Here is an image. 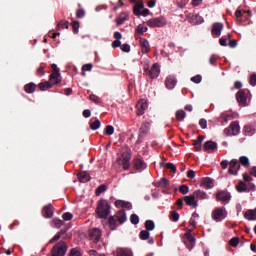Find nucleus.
<instances>
[{
    "label": "nucleus",
    "instance_id": "f257e3e1",
    "mask_svg": "<svg viewBox=\"0 0 256 256\" xmlns=\"http://www.w3.org/2000/svg\"><path fill=\"white\" fill-rule=\"evenodd\" d=\"M111 206L107 200H100L97 206V214L100 219H106L109 216Z\"/></svg>",
    "mask_w": 256,
    "mask_h": 256
},
{
    "label": "nucleus",
    "instance_id": "f03ea898",
    "mask_svg": "<svg viewBox=\"0 0 256 256\" xmlns=\"http://www.w3.org/2000/svg\"><path fill=\"white\" fill-rule=\"evenodd\" d=\"M67 253V244L63 241L58 242L52 248V256H65Z\"/></svg>",
    "mask_w": 256,
    "mask_h": 256
},
{
    "label": "nucleus",
    "instance_id": "7ed1b4c3",
    "mask_svg": "<svg viewBox=\"0 0 256 256\" xmlns=\"http://www.w3.org/2000/svg\"><path fill=\"white\" fill-rule=\"evenodd\" d=\"M241 131V126L239 122H232L228 128L224 130V133L227 137H232L233 135H239Z\"/></svg>",
    "mask_w": 256,
    "mask_h": 256
},
{
    "label": "nucleus",
    "instance_id": "20e7f679",
    "mask_svg": "<svg viewBox=\"0 0 256 256\" xmlns=\"http://www.w3.org/2000/svg\"><path fill=\"white\" fill-rule=\"evenodd\" d=\"M131 154L129 153H123L118 159L117 162L119 165L123 167L125 171L131 167Z\"/></svg>",
    "mask_w": 256,
    "mask_h": 256
},
{
    "label": "nucleus",
    "instance_id": "39448f33",
    "mask_svg": "<svg viewBox=\"0 0 256 256\" xmlns=\"http://www.w3.org/2000/svg\"><path fill=\"white\" fill-rule=\"evenodd\" d=\"M227 217V210L225 208H216L212 211V219L219 223V221H223Z\"/></svg>",
    "mask_w": 256,
    "mask_h": 256
},
{
    "label": "nucleus",
    "instance_id": "423d86ee",
    "mask_svg": "<svg viewBox=\"0 0 256 256\" xmlns=\"http://www.w3.org/2000/svg\"><path fill=\"white\" fill-rule=\"evenodd\" d=\"M148 27H165L167 25V19L165 17L152 18L147 21Z\"/></svg>",
    "mask_w": 256,
    "mask_h": 256
},
{
    "label": "nucleus",
    "instance_id": "0eeeda50",
    "mask_svg": "<svg viewBox=\"0 0 256 256\" xmlns=\"http://www.w3.org/2000/svg\"><path fill=\"white\" fill-rule=\"evenodd\" d=\"M101 235V229L99 228H93L89 231V239L90 241H93V243H99Z\"/></svg>",
    "mask_w": 256,
    "mask_h": 256
},
{
    "label": "nucleus",
    "instance_id": "6e6552de",
    "mask_svg": "<svg viewBox=\"0 0 256 256\" xmlns=\"http://www.w3.org/2000/svg\"><path fill=\"white\" fill-rule=\"evenodd\" d=\"M133 167L137 171H143V169H147V164L141 156H136L133 160Z\"/></svg>",
    "mask_w": 256,
    "mask_h": 256
},
{
    "label": "nucleus",
    "instance_id": "1a4fd4ad",
    "mask_svg": "<svg viewBox=\"0 0 256 256\" xmlns=\"http://www.w3.org/2000/svg\"><path fill=\"white\" fill-rule=\"evenodd\" d=\"M191 231L192 230H190L185 234V240H184V243L186 247L189 249V251H191V249L195 247V236H193Z\"/></svg>",
    "mask_w": 256,
    "mask_h": 256
},
{
    "label": "nucleus",
    "instance_id": "9d476101",
    "mask_svg": "<svg viewBox=\"0 0 256 256\" xmlns=\"http://www.w3.org/2000/svg\"><path fill=\"white\" fill-rule=\"evenodd\" d=\"M184 203L188 207H194V209H197V207H199V202L195 198L194 194L184 196Z\"/></svg>",
    "mask_w": 256,
    "mask_h": 256
},
{
    "label": "nucleus",
    "instance_id": "9b49d317",
    "mask_svg": "<svg viewBox=\"0 0 256 256\" xmlns=\"http://www.w3.org/2000/svg\"><path fill=\"white\" fill-rule=\"evenodd\" d=\"M149 107V104L147 103V100H140L137 105H136V109H137V115L141 116V115H145V111H147V108Z\"/></svg>",
    "mask_w": 256,
    "mask_h": 256
},
{
    "label": "nucleus",
    "instance_id": "f8f14e48",
    "mask_svg": "<svg viewBox=\"0 0 256 256\" xmlns=\"http://www.w3.org/2000/svg\"><path fill=\"white\" fill-rule=\"evenodd\" d=\"M54 211H55V209L53 208V205L48 204L43 207L42 215H43V217H45V219H51V217H53Z\"/></svg>",
    "mask_w": 256,
    "mask_h": 256
},
{
    "label": "nucleus",
    "instance_id": "ddd939ff",
    "mask_svg": "<svg viewBox=\"0 0 256 256\" xmlns=\"http://www.w3.org/2000/svg\"><path fill=\"white\" fill-rule=\"evenodd\" d=\"M240 168L241 165H239V161L234 159L230 162L228 173H230V175H237Z\"/></svg>",
    "mask_w": 256,
    "mask_h": 256
},
{
    "label": "nucleus",
    "instance_id": "4468645a",
    "mask_svg": "<svg viewBox=\"0 0 256 256\" xmlns=\"http://www.w3.org/2000/svg\"><path fill=\"white\" fill-rule=\"evenodd\" d=\"M203 149L208 153H213L217 151V143L214 141H207L204 143Z\"/></svg>",
    "mask_w": 256,
    "mask_h": 256
},
{
    "label": "nucleus",
    "instance_id": "2eb2a0df",
    "mask_svg": "<svg viewBox=\"0 0 256 256\" xmlns=\"http://www.w3.org/2000/svg\"><path fill=\"white\" fill-rule=\"evenodd\" d=\"M244 219L247 221H256V208L255 209H248L244 212Z\"/></svg>",
    "mask_w": 256,
    "mask_h": 256
},
{
    "label": "nucleus",
    "instance_id": "dca6fc26",
    "mask_svg": "<svg viewBox=\"0 0 256 256\" xmlns=\"http://www.w3.org/2000/svg\"><path fill=\"white\" fill-rule=\"evenodd\" d=\"M236 99L238 101V103L240 105H247V96L245 95V91L240 90L237 94H236Z\"/></svg>",
    "mask_w": 256,
    "mask_h": 256
},
{
    "label": "nucleus",
    "instance_id": "f3484780",
    "mask_svg": "<svg viewBox=\"0 0 256 256\" xmlns=\"http://www.w3.org/2000/svg\"><path fill=\"white\" fill-rule=\"evenodd\" d=\"M165 85L167 89H175V85H177V80L175 79V76H168L166 78Z\"/></svg>",
    "mask_w": 256,
    "mask_h": 256
},
{
    "label": "nucleus",
    "instance_id": "a211bd4d",
    "mask_svg": "<svg viewBox=\"0 0 256 256\" xmlns=\"http://www.w3.org/2000/svg\"><path fill=\"white\" fill-rule=\"evenodd\" d=\"M129 20V13L127 12H122L120 13L117 18H116V23L117 25H123L126 21Z\"/></svg>",
    "mask_w": 256,
    "mask_h": 256
},
{
    "label": "nucleus",
    "instance_id": "6ab92c4d",
    "mask_svg": "<svg viewBox=\"0 0 256 256\" xmlns=\"http://www.w3.org/2000/svg\"><path fill=\"white\" fill-rule=\"evenodd\" d=\"M161 73V69L159 68V65L154 64L150 70V77L151 79H157Z\"/></svg>",
    "mask_w": 256,
    "mask_h": 256
},
{
    "label": "nucleus",
    "instance_id": "aec40b11",
    "mask_svg": "<svg viewBox=\"0 0 256 256\" xmlns=\"http://www.w3.org/2000/svg\"><path fill=\"white\" fill-rule=\"evenodd\" d=\"M49 82L51 85H59L61 83V74L52 73L49 77Z\"/></svg>",
    "mask_w": 256,
    "mask_h": 256
},
{
    "label": "nucleus",
    "instance_id": "412c9836",
    "mask_svg": "<svg viewBox=\"0 0 256 256\" xmlns=\"http://www.w3.org/2000/svg\"><path fill=\"white\" fill-rule=\"evenodd\" d=\"M223 31V24L221 23H215L212 27V34H214L216 37H219L221 35V32Z\"/></svg>",
    "mask_w": 256,
    "mask_h": 256
},
{
    "label": "nucleus",
    "instance_id": "4be33fe9",
    "mask_svg": "<svg viewBox=\"0 0 256 256\" xmlns=\"http://www.w3.org/2000/svg\"><path fill=\"white\" fill-rule=\"evenodd\" d=\"M115 207L118 209H131V203L123 200H117L115 202Z\"/></svg>",
    "mask_w": 256,
    "mask_h": 256
},
{
    "label": "nucleus",
    "instance_id": "5701e85b",
    "mask_svg": "<svg viewBox=\"0 0 256 256\" xmlns=\"http://www.w3.org/2000/svg\"><path fill=\"white\" fill-rule=\"evenodd\" d=\"M140 47L142 53H149V49H151V46L149 45V41L146 39H140Z\"/></svg>",
    "mask_w": 256,
    "mask_h": 256
},
{
    "label": "nucleus",
    "instance_id": "b1692460",
    "mask_svg": "<svg viewBox=\"0 0 256 256\" xmlns=\"http://www.w3.org/2000/svg\"><path fill=\"white\" fill-rule=\"evenodd\" d=\"M214 183L211 178H203L201 180V187H205V189H213Z\"/></svg>",
    "mask_w": 256,
    "mask_h": 256
},
{
    "label": "nucleus",
    "instance_id": "393cba45",
    "mask_svg": "<svg viewBox=\"0 0 256 256\" xmlns=\"http://www.w3.org/2000/svg\"><path fill=\"white\" fill-rule=\"evenodd\" d=\"M78 181H80V183H87L91 181V176L87 172H80L78 174Z\"/></svg>",
    "mask_w": 256,
    "mask_h": 256
},
{
    "label": "nucleus",
    "instance_id": "a878e982",
    "mask_svg": "<svg viewBox=\"0 0 256 256\" xmlns=\"http://www.w3.org/2000/svg\"><path fill=\"white\" fill-rule=\"evenodd\" d=\"M217 199L218 201L229 202V200L231 199V194H229L228 192H220L217 194Z\"/></svg>",
    "mask_w": 256,
    "mask_h": 256
},
{
    "label": "nucleus",
    "instance_id": "bb28decb",
    "mask_svg": "<svg viewBox=\"0 0 256 256\" xmlns=\"http://www.w3.org/2000/svg\"><path fill=\"white\" fill-rule=\"evenodd\" d=\"M117 256H133V252L128 248L117 249Z\"/></svg>",
    "mask_w": 256,
    "mask_h": 256
},
{
    "label": "nucleus",
    "instance_id": "cd10ccee",
    "mask_svg": "<svg viewBox=\"0 0 256 256\" xmlns=\"http://www.w3.org/2000/svg\"><path fill=\"white\" fill-rule=\"evenodd\" d=\"M116 219L122 225V223L127 221V214H125V211L121 210L116 214Z\"/></svg>",
    "mask_w": 256,
    "mask_h": 256
},
{
    "label": "nucleus",
    "instance_id": "c85d7f7f",
    "mask_svg": "<svg viewBox=\"0 0 256 256\" xmlns=\"http://www.w3.org/2000/svg\"><path fill=\"white\" fill-rule=\"evenodd\" d=\"M193 195H194L195 199H199L200 201L207 199V193H205L201 190L194 191Z\"/></svg>",
    "mask_w": 256,
    "mask_h": 256
},
{
    "label": "nucleus",
    "instance_id": "c756f323",
    "mask_svg": "<svg viewBox=\"0 0 256 256\" xmlns=\"http://www.w3.org/2000/svg\"><path fill=\"white\" fill-rule=\"evenodd\" d=\"M35 89H37V85H35V83L31 82V83H28L24 86V91L26 93H35Z\"/></svg>",
    "mask_w": 256,
    "mask_h": 256
},
{
    "label": "nucleus",
    "instance_id": "7c9ffc66",
    "mask_svg": "<svg viewBox=\"0 0 256 256\" xmlns=\"http://www.w3.org/2000/svg\"><path fill=\"white\" fill-rule=\"evenodd\" d=\"M244 135H247L248 137L255 135V127H253L252 125H246L244 127Z\"/></svg>",
    "mask_w": 256,
    "mask_h": 256
},
{
    "label": "nucleus",
    "instance_id": "2f4dec72",
    "mask_svg": "<svg viewBox=\"0 0 256 256\" xmlns=\"http://www.w3.org/2000/svg\"><path fill=\"white\" fill-rule=\"evenodd\" d=\"M203 136H199L195 141H194V148L196 151H201V147L203 145Z\"/></svg>",
    "mask_w": 256,
    "mask_h": 256
},
{
    "label": "nucleus",
    "instance_id": "473e14b6",
    "mask_svg": "<svg viewBox=\"0 0 256 256\" xmlns=\"http://www.w3.org/2000/svg\"><path fill=\"white\" fill-rule=\"evenodd\" d=\"M40 91H47V89H51V87H53V85L51 84L50 81L48 82H42L38 85Z\"/></svg>",
    "mask_w": 256,
    "mask_h": 256
},
{
    "label": "nucleus",
    "instance_id": "72a5a7b5",
    "mask_svg": "<svg viewBox=\"0 0 256 256\" xmlns=\"http://www.w3.org/2000/svg\"><path fill=\"white\" fill-rule=\"evenodd\" d=\"M243 179L245 181V184L249 183L248 187L250 189H253L255 187V184H251V181H253V178L249 176L248 174H243Z\"/></svg>",
    "mask_w": 256,
    "mask_h": 256
},
{
    "label": "nucleus",
    "instance_id": "f704fd0d",
    "mask_svg": "<svg viewBox=\"0 0 256 256\" xmlns=\"http://www.w3.org/2000/svg\"><path fill=\"white\" fill-rule=\"evenodd\" d=\"M143 7H145V5H143V3H137L135 6H134V15H141V9H143Z\"/></svg>",
    "mask_w": 256,
    "mask_h": 256
},
{
    "label": "nucleus",
    "instance_id": "c9c22d12",
    "mask_svg": "<svg viewBox=\"0 0 256 256\" xmlns=\"http://www.w3.org/2000/svg\"><path fill=\"white\" fill-rule=\"evenodd\" d=\"M143 33H147V26L140 24L136 28V34L143 35Z\"/></svg>",
    "mask_w": 256,
    "mask_h": 256
},
{
    "label": "nucleus",
    "instance_id": "e433bc0d",
    "mask_svg": "<svg viewBox=\"0 0 256 256\" xmlns=\"http://www.w3.org/2000/svg\"><path fill=\"white\" fill-rule=\"evenodd\" d=\"M150 235H151V234L149 233V230H142V231L140 232L139 237H140V239H141L142 241H147V239H149Z\"/></svg>",
    "mask_w": 256,
    "mask_h": 256
},
{
    "label": "nucleus",
    "instance_id": "4c0bfd02",
    "mask_svg": "<svg viewBox=\"0 0 256 256\" xmlns=\"http://www.w3.org/2000/svg\"><path fill=\"white\" fill-rule=\"evenodd\" d=\"M145 227L146 231H153V229H155V222H153L152 220H147L145 222Z\"/></svg>",
    "mask_w": 256,
    "mask_h": 256
},
{
    "label": "nucleus",
    "instance_id": "58836bf2",
    "mask_svg": "<svg viewBox=\"0 0 256 256\" xmlns=\"http://www.w3.org/2000/svg\"><path fill=\"white\" fill-rule=\"evenodd\" d=\"M99 127H101V121H99V119H96L94 122L90 123V128L92 131H97Z\"/></svg>",
    "mask_w": 256,
    "mask_h": 256
},
{
    "label": "nucleus",
    "instance_id": "ea45409f",
    "mask_svg": "<svg viewBox=\"0 0 256 256\" xmlns=\"http://www.w3.org/2000/svg\"><path fill=\"white\" fill-rule=\"evenodd\" d=\"M108 223H109L110 229H112V231H115V229H117V222L115 220V217L111 216L108 220Z\"/></svg>",
    "mask_w": 256,
    "mask_h": 256
},
{
    "label": "nucleus",
    "instance_id": "a19ab883",
    "mask_svg": "<svg viewBox=\"0 0 256 256\" xmlns=\"http://www.w3.org/2000/svg\"><path fill=\"white\" fill-rule=\"evenodd\" d=\"M236 189L239 193H243L245 191H247V184H245L244 182H240L237 186Z\"/></svg>",
    "mask_w": 256,
    "mask_h": 256
},
{
    "label": "nucleus",
    "instance_id": "79ce46f5",
    "mask_svg": "<svg viewBox=\"0 0 256 256\" xmlns=\"http://www.w3.org/2000/svg\"><path fill=\"white\" fill-rule=\"evenodd\" d=\"M186 113H185V111H183V110H178L177 112H176V119L178 120V121H183V119H185V117H186Z\"/></svg>",
    "mask_w": 256,
    "mask_h": 256
},
{
    "label": "nucleus",
    "instance_id": "37998d69",
    "mask_svg": "<svg viewBox=\"0 0 256 256\" xmlns=\"http://www.w3.org/2000/svg\"><path fill=\"white\" fill-rule=\"evenodd\" d=\"M231 34H228L226 38H220L219 43L222 47H227V42L230 41Z\"/></svg>",
    "mask_w": 256,
    "mask_h": 256
},
{
    "label": "nucleus",
    "instance_id": "c03bdc74",
    "mask_svg": "<svg viewBox=\"0 0 256 256\" xmlns=\"http://www.w3.org/2000/svg\"><path fill=\"white\" fill-rule=\"evenodd\" d=\"M169 186V180L167 178H162L159 182H158V187H162L163 189H165V187Z\"/></svg>",
    "mask_w": 256,
    "mask_h": 256
},
{
    "label": "nucleus",
    "instance_id": "a18cd8bd",
    "mask_svg": "<svg viewBox=\"0 0 256 256\" xmlns=\"http://www.w3.org/2000/svg\"><path fill=\"white\" fill-rule=\"evenodd\" d=\"M69 255H70V256H82L83 253L81 252V249H79V248H73V249H71Z\"/></svg>",
    "mask_w": 256,
    "mask_h": 256
},
{
    "label": "nucleus",
    "instance_id": "49530a36",
    "mask_svg": "<svg viewBox=\"0 0 256 256\" xmlns=\"http://www.w3.org/2000/svg\"><path fill=\"white\" fill-rule=\"evenodd\" d=\"M60 29H69V22L61 21L57 26V31H60Z\"/></svg>",
    "mask_w": 256,
    "mask_h": 256
},
{
    "label": "nucleus",
    "instance_id": "de8ad7c7",
    "mask_svg": "<svg viewBox=\"0 0 256 256\" xmlns=\"http://www.w3.org/2000/svg\"><path fill=\"white\" fill-rule=\"evenodd\" d=\"M240 163L244 167H249V158H247V156H241L240 157Z\"/></svg>",
    "mask_w": 256,
    "mask_h": 256
},
{
    "label": "nucleus",
    "instance_id": "09e8293b",
    "mask_svg": "<svg viewBox=\"0 0 256 256\" xmlns=\"http://www.w3.org/2000/svg\"><path fill=\"white\" fill-rule=\"evenodd\" d=\"M150 124L148 122H144L140 128L142 133H147L149 131Z\"/></svg>",
    "mask_w": 256,
    "mask_h": 256
},
{
    "label": "nucleus",
    "instance_id": "8fccbe9b",
    "mask_svg": "<svg viewBox=\"0 0 256 256\" xmlns=\"http://www.w3.org/2000/svg\"><path fill=\"white\" fill-rule=\"evenodd\" d=\"M231 247H237L239 245V237H233L229 241Z\"/></svg>",
    "mask_w": 256,
    "mask_h": 256
},
{
    "label": "nucleus",
    "instance_id": "3c124183",
    "mask_svg": "<svg viewBox=\"0 0 256 256\" xmlns=\"http://www.w3.org/2000/svg\"><path fill=\"white\" fill-rule=\"evenodd\" d=\"M179 191L182 193V195H187V193H189V186L182 185L180 186Z\"/></svg>",
    "mask_w": 256,
    "mask_h": 256
},
{
    "label": "nucleus",
    "instance_id": "603ef678",
    "mask_svg": "<svg viewBox=\"0 0 256 256\" xmlns=\"http://www.w3.org/2000/svg\"><path fill=\"white\" fill-rule=\"evenodd\" d=\"M130 221L133 225H137L139 223V216H137V214H132Z\"/></svg>",
    "mask_w": 256,
    "mask_h": 256
},
{
    "label": "nucleus",
    "instance_id": "864d4df0",
    "mask_svg": "<svg viewBox=\"0 0 256 256\" xmlns=\"http://www.w3.org/2000/svg\"><path fill=\"white\" fill-rule=\"evenodd\" d=\"M63 237V232H58L51 240L49 243H55L56 241H59Z\"/></svg>",
    "mask_w": 256,
    "mask_h": 256
},
{
    "label": "nucleus",
    "instance_id": "5fc2aeb1",
    "mask_svg": "<svg viewBox=\"0 0 256 256\" xmlns=\"http://www.w3.org/2000/svg\"><path fill=\"white\" fill-rule=\"evenodd\" d=\"M62 219H64V221H71V219H73V214H71V212H66L62 215Z\"/></svg>",
    "mask_w": 256,
    "mask_h": 256
},
{
    "label": "nucleus",
    "instance_id": "6e6d98bb",
    "mask_svg": "<svg viewBox=\"0 0 256 256\" xmlns=\"http://www.w3.org/2000/svg\"><path fill=\"white\" fill-rule=\"evenodd\" d=\"M104 191H107V186H105V185H100V186L96 189V195H100L101 193H104Z\"/></svg>",
    "mask_w": 256,
    "mask_h": 256
},
{
    "label": "nucleus",
    "instance_id": "4d7b16f0",
    "mask_svg": "<svg viewBox=\"0 0 256 256\" xmlns=\"http://www.w3.org/2000/svg\"><path fill=\"white\" fill-rule=\"evenodd\" d=\"M115 133V128L111 125L106 126V135H113Z\"/></svg>",
    "mask_w": 256,
    "mask_h": 256
},
{
    "label": "nucleus",
    "instance_id": "13d9d810",
    "mask_svg": "<svg viewBox=\"0 0 256 256\" xmlns=\"http://www.w3.org/2000/svg\"><path fill=\"white\" fill-rule=\"evenodd\" d=\"M189 3V0H177V5L180 7V9H183L187 4Z\"/></svg>",
    "mask_w": 256,
    "mask_h": 256
},
{
    "label": "nucleus",
    "instance_id": "bf43d9fd",
    "mask_svg": "<svg viewBox=\"0 0 256 256\" xmlns=\"http://www.w3.org/2000/svg\"><path fill=\"white\" fill-rule=\"evenodd\" d=\"M165 167L166 169H170L173 173L177 171V167H175V164L173 163H166Z\"/></svg>",
    "mask_w": 256,
    "mask_h": 256
},
{
    "label": "nucleus",
    "instance_id": "052dcab7",
    "mask_svg": "<svg viewBox=\"0 0 256 256\" xmlns=\"http://www.w3.org/2000/svg\"><path fill=\"white\" fill-rule=\"evenodd\" d=\"M54 227H63V220L61 219H54L53 220Z\"/></svg>",
    "mask_w": 256,
    "mask_h": 256
},
{
    "label": "nucleus",
    "instance_id": "680f3d73",
    "mask_svg": "<svg viewBox=\"0 0 256 256\" xmlns=\"http://www.w3.org/2000/svg\"><path fill=\"white\" fill-rule=\"evenodd\" d=\"M202 79H203V78L201 77V75H196V76H194V77L191 78V81H192L193 83H201Z\"/></svg>",
    "mask_w": 256,
    "mask_h": 256
},
{
    "label": "nucleus",
    "instance_id": "e2e57ef3",
    "mask_svg": "<svg viewBox=\"0 0 256 256\" xmlns=\"http://www.w3.org/2000/svg\"><path fill=\"white\" fill-rule=\"evenodd\" d=\"M76 16L78 17V19H83V17H85V10L83 9L77 10Z\"/></svg>",
    "mask_w": 256,
    "mask_h": 256
},
{
    "label": "nucleus",
    "instance_id": "0e129e2a",
    "mask_svg": "<svg viewBox=\"0 0 256 256\" xmlns=\"http://www.w3.org/2000/svg\"><path fill=\"white\" fill-rule=\"evenodd\" d=\"M121 51H124V53H129V51H131V46H129V44H123L121 46Z\"/></svg>",
    "mask_w": 256,
    "mask_h": 256
},
{
    "label": "nucleus",
    "instance_id": "69168bd1",
    "mask_svg": "<svg viewBox=\"0 0 256 256\" xmlns=\"http://www.w3.org/2000/svg\"><path fill=\"white\" fill-rule=\"evenodd\" d=\"M72 27L75 33L79 32V22L78 21H73L72 22Z\"/></svg>",
    "mask_w": 256,
    "mask_h": 256
},
{
    "label": "nucleus",
    "instance_id": "338daca9",
    "mask_svg": "<svg viewBox=\"0 0 256 256\" xmlns=\"http://www.w3.org/2000/svg\"><path fill=\"white\" fill-rule=\"evenodd\" d=\"M91 69H93L92 64H85L82 66V71H91Z\"/></svg>",
    "mask_w": 256,
    "mask_h": 256
},
{
    "label": "nucleus",
    "instance_id": "774afa93",
    "mask_svg": "<svg viewBox=\"0 0 256 256\" xmlns=\"http://www.w3.org/2000/svg\"><path fill=\"white\" fill-rule=\"evenodd\" d=\"M250 85H252V87H255V85H256V74H253L250 77Z\"/></svg>",
    "mask_w": 256,
    "mask_h": 256
}]
</instances>
